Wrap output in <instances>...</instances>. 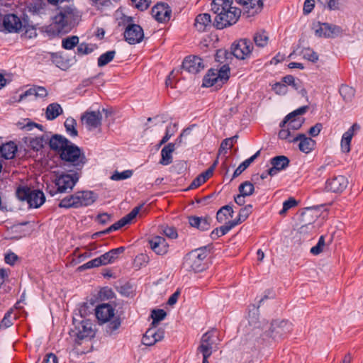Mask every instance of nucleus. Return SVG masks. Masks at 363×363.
Wrapping results in <instances>:
<instances>
[{
	"label": "nucleus",
	"instance_id": "obj_1",
	"mask_svg": "<svg viewBox=\"0 0 363 363\" xmlns=\"http://www.w3.org/2000/svg\"><path fill=\"white\" fill-rule=\"evenodd\" d=\"M86 161L84 150L69 143V189H72L78 182Z\"/></svg>",
	"mask_w": 363,
	"mask_h": 363
},
{
	"label": "nucleus",
	"instance_id": "obj_2",
	"mask_svg": "<svg viewBox=\"0 0 363 363\" xmlns=\"http://www.w3.org/2000/svg\"><path fill=\"white\" fill-rule=\"evenodd\" d=\"M95 314L99 324L108 323L106 331L108 335H113L120 328L121 320L116 316L115 308L111 305L102 303L98 306Z\"/></svg>",
	"mask_w": 363,
	"mask_h": 363
},
{
	"label": "nucleus",
	"instance_id": "obj_3",
	"mask_svg": "<svg viewBox=\"0 0 363 363\" xmlns=\"http://www.w3.org/2000/svg\"><path fill=\"white\" fill-rule=\"evenodd\" d=\"M52 23L45 28V32L50 35H62L68 30V9L66 7L57 9L52 18Z\"/></svg>",
	"mask_w": 363,
	"mask_h": 363
},
{
	"label": "nucleus",
	"instance_id": "obj_4",
	"mask_svg": "<svg viewBox=\"0 0 363 363\" xmlns=\"http://www.w3.org/2000/svg\"><path fill=\"white\" fill-rule=\"evenodd\" d=\"M230 67L227 65H222L219 69H211L204 76L203 86L211 87L215 86L220 88L229 79Z\"/></svg>",
	"mask_w": 363,
	"mask_h": 363
},
{
	"label": "nucleus",
	"instance_id": "obj_5",
	"mask_svg": "<svg viewBox=\"0 0 363 363\" xmlns=\"http://www.w3.org/2000/svg\"><path fill=\"white\" fill-rule=\"evenodd\" d=\"M207 253L204 249H196L189 252L184 258L183 267L186 271L202 272L206 268L204 262Z\"/></svg>",
	"mask_w": 363,
	"mask_h": 363
},
{
	"label": "nucleus",
	"instance_id": "obj_6",
	"mask_svg": "<svg viewBox=\"0 0 363 363\" xmlns=\"http://www.w3.org/2000/svg\"><path fill=\"white\" fill-rule=\"evenodd\" d=\"M262 324L264 328L268 330L272 340L281 339L292 330V324L285 320H276L269 323L262 319Z\"/></svg>",
	"mask_w": 363,
	"mask_h": 363
},
{
	"label": "nucleus",
	"instance_id": "obj_7",
	"mask_svg": "<svg viewBox=\"0 0 363 363\" xmlns=\"http://www.w3.org/2000/svg\"><path fill=\"white\" fill-rule=\"evenodd\" d=\"M264 328L262 322L259 325L254 327L247 334V340L250 345L255 348H261L271 343L272 340L268 330Z\"/></svg>",
	"mask_w": 363,
	"mask_h": 363
},
{
	"label": "nucleus",
	"instance_id": "obj_8",
	"mask_svg": "<svg viewBox=\"0 0 363 363\" xmlns=\"http://www.w3.org/2000/svg\"><path fill=\"white\" fill-rule=\"evenodd\" d=\"M19 199L26 200L30 207L38 208L43 205L45 201V197L43 191L40 190H30L28 188H19L16 191Z\"/></svg>",
	"mask_w": 363,
	"mask_h": 363
},
{
	"label": "nucleus",
	"instance_id": "obj_9",
	"mask_svg": "<svg viewBox=\"0 0 363 363\" xmlns=\"http://www.w3.org/2000/svg\"><path fill=\"white\" fill-rule=\"evenodd\" d=\"M240 13V10L236 7L227 9L223 12H218L216 13L214 25L218 29H223L235 24L239 19Z\"/></svg>",
	"mask_w": 363,
	"mask_h": 363
},
{
	"label": "nucleus",
	"instance_id": "obj_10",
	"mask_svg": "<svg viewBox=\"0 0 363 363\" xmlns=\"http://www.w3.org/2000/svg\"><path fill=\"white\" fill-rule=\"evenodd\" d=\"M97 199L98 196L94 191H79L69 196V208H79L82 206H87L93 204L96 201Z\"/></svg>",
	"mask_w": 363,
	"mask_h": 363
},
{
	"label": "nucleus",
	"instance_id": "obj_11",
	"mask_svg": "<svg viewBox=\"0 0 363 363\" xmlns=\"http://www.w3.org/2000/svg\"><path fill=\"white\" fill-rule=\"evenodd\" d=\"M77 315V314L74 313L72 318L73 325H74V329L72 331L73 335L76 336L77 338L79 340L93 337L94 331L92 328V323L88 320L77 321L76 318Z\"/></svg>",
	"mask_w": 363,
	"mask_h": 363
},
{
	"label": "nucleus",
	"instance_id": "obj_12",
	"mask_svg": "<svg viewBox=\"0 0 363 363\" xmlns=\"http://www.w3.org/2000/svg\"><path fill=\"white\" fill-rule=\"evenodd\" d=\"M316 36L319 38H335L339 36L342 30L340 27L327 23L317 22L312 27Z\"/></svg>",
	"mask_w": 363,
	"mask_h": 363
},
{
	"label": "nucleus",
	"instance_id": "obj_13",
	"mask_svg": "<svg viewBox=\"0 0 363 363\" xmlns=\"http://www.w3.org/2000/svg\"><path fill=\"white\" fill-rule=\"evenodd\" d=\"M49 145L52 150L60 155L62 160L68 161V140L65 137L53 135L49 140Z\"/></svg>",
	"mask_w": 363,
	"mask_h": 363
},
{
	"label": "nucleus",
	"instance_id": "obj_14",
	"mask_svg": "<svg viewBox=\"0 0 363 363\" xmlns=\"http://www.w3.org/2000/svg\"><path fill=\"white\" fill-rule=\"evenodd\" d=\"M307 108V106H302L288 114L281 126L284 127L286 125L292 131L299 129L303 123V119L301 116L306 113Z\"/></svg>",
	"mask_w": 363,
	"mask_h": 363
},
{
	"label": "nucleus",
	"instance_id": "obj_15",
	"mask_svg": "<svg viewBox=\"0 0 363 363\" xmlns=\"http://www.w3.org/2000/svg\"><path fill=\"white\" fill-rule=\"evenodd\" d=\"M215 337V333L213 331H208L203 335L198 347V351L203 356H211L213 351L217 349Z\"/></svg>",
	"mask_w": 363,
	"mask_h": 363
},
{
	"label": "nucleus",
	"instance_id": "obj_16",
	"mask_svg": "<svg viewBox=\"0 0 363 363\" xmlns=\"http://www.w3.org/2000/svg\"><path fill=\"white\" fill-rule=\"evenodd\" d=\"M253 45L250 40L241 39L232 48L233 55L238 59L245 60L250 57Z\"/></svg>",
	"mask_w": 363,
	"mask_h": 363
},
{
	"label": "nucleus",
	"instance_id": "obj_17",
	"mask_svg": "<svg viewBox=\"0 0 363 363\" xmlns=\"http://www.w3.org/2000/svg\"><path fill=\"white\" fill-rule=\"evenodd\" d=\"M317 216L313 215V211L310 209L301 213V222L303 224L298 229V233L301 235H307L312 233L315 231V227L313 225V222L316 219Z\"/></svg>",
	"mask_w": 363,
	"mask_h": 363
},
{
	"label": "nucleus",
	"instance_id": "obj_18",
	"mask_svg": "<svg viewBox=\"0 0 363 363\" xmlns=\"http://www.w3.org/2000/svg\"><path fill=\"white\" fill-rule=\"evenodd\" d=\"M124 37L129 44L139 43L144 37L143 30L138 25L130 24L126 28L124 32Z\"/></svg>",
	"mask_w": 363,
	"mask_h": 363
},
{
	"label": "nucleus",
	"instance_id": "obj_19",
	"mask_svg": "<svg viewBox=\"0 0 363 363\" xmlns=\"http://www.w3.org/2000/svg\"><path fill=\"white\" fill-rule=\"evenodd\" d=\"M164 336V331L162 329H158L156 326H152L147 329L144 334L142 342L147 346H152L156 342L162 340Z\"/></svg>",
	"mask_w": 363,
	"mask_h": 363
},
{
	"label": "nucleus",
	"instance_id": "obj_20",
	"mask_svg": "<svg viewBox=\"0 0 363 363\" xmlns=\"http://www.w3.org/2000/svg\"><path fill=\"white\" fill-rule=\"evenodd\" d=\"M348 185V181L344 176L339 175L328 179L325 182V190L335 193L343 191Z\"/></svg>",
	"mask_w": 363,
	"mask_h": 363
},
{
	"label": "nucleus",
	"instance_id": "obj_21",
	"mask_svg": "<svg viewBox=\"0 0 363 363\" xmlns=\"http://www.w3.org/2000/svg\"><path fill=\"white\" fill-rule=\"evenodd\" d=\"M23 26L21 18L15 14L6 15L1 23V28H4L9 33H18Z\"/></svg>",
	"mask_w": 363,
	"mask_h": 363
},
{
	"label": "nucleus",
	"instance_id": "obj_22",
	"mask_svg": "<svg viewBox=\"0 0 363 363\" xmlns=\"http://www.w3.org/2000/svg\"><path fill=\"white\" fill-rule=\"evenodd\" d=\"M151 250L158 255H164L169 251V244L166 240L161 236H152L148 240Z\"/></svg>",
	"mask_w": 363,
	"mask_h": 363
},
{
	"label": "nucleus",
	"instance_id": "obj_23",
	"mask_svg": "<svg viewBox=\"0 0 363 363\" xmlns=\"http://www.w3.org/2000/svg\"><path fill=\"white\" fill-rule=\"evenodd\" d=\"M205 65L201 58L198 56L186 57L182 63V68L188 72L196 74L204 69Z\"/></svg>",
	"mask_w": 363,
	"mask_h": 363
},
{
	"label": "nucleus",
	"instance_id": "obj_24",
	"mask_svg": "<svg viewBox=\"0 0 363 363\" xmlns=\"http://www.w3.org/2000/svg\"><path fill=\"white\" fill-rule=\"evenodd\" d=\"M102 113L99 111H87L82 117V121L85 123L89 130H92L101 125Z\"/></svg>",
	"mask_w": 363,
	"mask_h": 363
},
{
	"label": "nucleus",
	"instance_id": "obj_25",
	"mask_svg": "<svg viewBox=\"0 0 363 363\" xmlns=\"http://www.w3.org/2000/svg\"><path fill=\"white\" fill-rule=\"evenodd\" d=\"M236 1L243 6L244 12L247 13V17L259 13L263 6L262 0H236Z\"/></svg>",
	"mask_w": 363,
	"mask_h": 363
},
{
	"label": "nucleus",
	"instance_id": "obj_26",
	"mask_svg": "<svg viewBox=\"0 0 363 363\" xmlns=\"http://www.w3.org/2000/svg\"><path fill=\"white\" fill-rule=\"evenodd\" d=\"M141 208L142 206L134 208L128 215L111 225L104 231L101 232V233H109L112 231L117 230L126 224L129 223L133 218L136 217Z\"/></svg>",
	"mask_w": 363,
	"mask_h": 363
},
{
	"label": "nucleus",
	"instance_id": "obj_27",
	"mask_svg": "<svg viewBox=\"0 0 363 363\" xmlns=\"http://www.w3.org/2000/svg\"><path fill=\"white\" fill-rule=\"evenodd\" d=\"M152 16L159 22H166L170 19L171 9L164 4H157L152 9Z\"/></svg>",
	"mask_w": 363,
	"mask_h": 363
},
{
	"label": "nucleus",
	"instance_id": "obj_28",
	"mask_svg": "<svg viewBox=\"0 0 363 363\" xmlns=\"http://www.w3.org/2000/svg\"><path fill=\"white\" fill-rule=\"evenodd\" d=\"M271 164L272 167L268 169V174L272 177L286 168L289 164V160L284 155L277 156L271 160Z\"/></svg>",
	"mask_w": 363,
	"mask_h": 363
},
{
	"label": "nucleus",
	"instance_id": "obj_29",
	"mask_svg": "<svg viewBox=\"0 0 363 363\" xmlns=\"http://www.w3.org/2000/svg\"><path fill=\"white\" fill-rule=\"evenodd\" d=\"M360 128L359 125L354 123L343 135L341 139V150L342 152L348 153L350 151V144L355 132Z\"/></svg>",
	"mask_w": 363,
	"mask_h": 363
},
{
	"label": "nucleus",
	"instance_id": "obj_30",
	"mask_svg": "<svg viewBox=\"0 0 363 363\" xmlns=\"http://www.w3.org/2000/svg\"><path fill=\"white\" fill-rule=\"evenodd\" d=\"M55 186L57 188L55 191H50V194L54 196L57 193H64L68 187V174H57L54 179Z\"/></svg>",
	"mask_w": 363,
	"mask_h": 363
},
{
	"label": "nucleus",
	"instance_id": "obj_31",
	"mask_svg": "<svg viewBox=\"0 0 363 363\" xmlns=\"http://www.w3.org/2000/svg\"><path fill=\"white\" fill-rule=\"evenodd\" d=\"M211 18L208 13H201L196 17L194 26L199 32L206 31L211 27Z\"/></svg>",
	"mask_w": 363,
	"mask_h": 363
},
{
	"label": "nucleus",
	"instance_id": "obj_32",
	"mask_svg": "<svg viewBox=\"0 0 363 363\" xmlns=\"http://www.w3.org/2000/svg\"><path fill=\"white\" fill-rule=\"evenodd\" d=\"M298 141H299L298 148L300 151L306 154L311 152L315 145V141L304 134L298 135Z\"/></svg>",
	"mask_w": 363,
	"mask_h": 363
},
{
	"label": "nucleus",
	"instance_id": "obj_33",
	"mask_svg": "<svg viewBox=\"0 0 363 363\" xmlns=\"http://www.w3.org/2000/svg\"><path fill=\"white\" fill-rule=\"evenodd\" d=\"M211 219L209 217L191 216L189 218V223L191 226L196 228L200 230H208L211 226Z\"/></svg>",
	"mask_w": 363,
	"mask_h": 363
},
{
	"label": "nucleus",
	"instance_id": "obj_34",
	"mask_svg": "<svg viewBox=\"0 0 363 363\" xmlns=\"http://www.w3.org/2000/svg\"><path fill=\"white\" fill-rule=\"evenodd\" d=\"M48 95V90L43 86H35L20 95L19 101H21L27 96H34L35 98L44 99Z\"/></svg>",
	"mask_w": 363,
	"mask_h": 363
},
{
	"label": "nucleus",
	"instance_id": "obj_35",
	"mask_svg": "<svg viewBox=\"0 0 363 363\" xmlns=\"http://www.w3.org/2000/svg\"><path fill=\"white\" fill-rule=\"evenodd\" d=\"M176 147L175 143H169L165 145L161 151V160L160 163L162 165H168L172 162V152L174 151Z\"/></svg>",
	"mask_w": 363,
	"mask_h": 363
},
{
	"label": "nucleus",
	"instance_id": "obj_36",
	"mask_svg": "<svg viewBox=\"0 0 363 363\" xmlns=\"http://www.w3.org/2000/svg\"><path fill=\"white\" fill-rule=\"evenodd\" d=\"M125 250L123 247L113 249L108 252L104 253L100 256L103 265H106L113 262L118 259V255L123 253Z\"/></svg>",
	"mask_w": 363,
	"mask_h": 363
},
{
	"label": "nucleus",
	"instance_id": "obj_37",
	"mask_svg": "<svg viewBox=\"0 0 363 363\" xmlns=\"http://www.w3.org/2000/svg\"><path fill=\"white\" fill-rule=\"evenodd\" d=\"M16 152L17 146L13 142L11 141L3 144L0 147V153L1 156L6 160L13 158Z\"/></svg>",
	"mask_w": 363,
	"mask_h": 363
},
{
	"label": "nucleus",
	"instance_id": "obj_38",
	"mask_svg": "<svg viewBox=\"0 0 363 363\" xmlns=\"http://www.w3.org/2000/svg\"><path fill=\"white\" fill-rule=\"evenodd\" d=\"M62 112V108L60 104L57 103H52L47 106L45 115L48 120L52 121L61 115Z\"/></svg>",
	"mask_w": 363,
	"mask_h": 363
},
{
	"label": "nucleus",
	"instance_id": "obj_39",
	"mask_svg": "<svg viewBox=\"0 0 363 363\" xmlns=\"http://www.w3.org/2000/svg\"><path fill=\"white\" fill-rule=\"evenodd\" d=\"M233 0H213L211 4V10L217 13L218 12H223L227 9H231Z\"/></svg>",
	"mask_w": 363,
	"mask_h": 363
},
{
	"label": "nucleus",
	"instance_id": "obj_40",
	"mask_svg": "<svg viewBox=\"0 0 363 363\" xmlns=\"http://www.w3.org/2000/svg\"><path fill=\"white\" fill-rule=\"evenodd\" d=\"M233 209L231 206L226 205L221 207L216 213L217 220L222 223H225L228 218L233 217Z\"/></svg>",
	"mask_w": 363,
	"mask_h": 363
},
{
	"label": "nucleus",
	"instance_id": "obj_41",
	"mask_svg": "<svg viewBox=\"0 0 363 363\" xmlns=\"http://www.w3.org/2000/svg\"><path fill=\"white\" fill-rule=\"evenodd\" d=\"M253 40L257 47L264 48L269 43V35L264 30H259L255 33Z\"/></svg>",
	"mask_w": 363,
	"mask_h": 363
},
{
	"label": "nucleus",
	"instance_id": "obj_42",
	"mask_svg": "<svg viewBox=\"0 0 363 363\" xmlns=\"http://www.w3.org/2000/svg\"><path fill=\"white\" fill-rule=\"evenodd\" d=\"M340 94L346 102L351 101L354 96V89L347 85H342L340 88Z\"/></svg>",
	"mask_w": 363,
	"mask_h": 363
},
{
	"label": "nucleus",
	"instance_id": "obj_43",
	"mask_svg": "<svg viewBox=\"0 0 363 363\" xmlns=\"http://www.w3.org/2000/svg\"><path fill=\"white\" fill-rule=\"evenodd\" d=\"M279 138L289 143H296L297 142L298 135L294 136L292 130L286 126V128L282 127L279 133Z\"/></svg>",
	"mask_w": 363,
	"mask_h": 363
},
{
	"label": "nucleus",
	"instance_id": "obj_44",
	"mask_svg": "<svg viewBox=\"0 0 363 363\" xmlns=\"http://www.w3.org/2000/svg\"><path fill=\"white\" fill-rule=\"evenodd\" d=\"M248 321L249 323L254 327L259 325L262 320H259V311L258 307L255 306H252V308L250 310L248 314Z\"/></svg>",
	"mask_w": 363,
	"mask_h": 363
},
{
	"label": "nucleus",
	"instance_id": "obj_45",
	"mask_svg": "<svg viewBox=\"0 0 363 363\" xmlns=\"http://www.w3.org/2000/svg\"><path fill=\"white\" fill-rule=\"evenodd\" d=\"M81 21V13L75 8L69 6V28L79 24Z\"/></svg>",
	"mask_w": 363,
	"mask_h": 363
},
{
	"label": "nucleus",
	"instance_id": "obj_46",
	"mask_svg": "<svg viewBox=\"0 0 363 363\" xmlns=\"http://www.w3.org/2000/svg\"><path fill=\"white\" fill-rule=\"evenodd\" d=\"M252 206L249 204L240 209L238 218L233 220L234 223H236V225L242 223L248 218L249 215L252 213Z\"/></svg>",
	"mask_w": 363,
	"mask_h": 363
},
{
	"label": "nucleus",
	"instance_id": "obj_47",
	"mask_svg": "<svg viewBox=\"0 0 363 363\" xmlns=\"http://www.w3.org/2000/svg\"><path fill=\"white\" fill-rule=\"evenodd\" d=\"M226 50H218L215 55L216 61L219 62L220 65L228 66L229 57L230 56Z\"/></svg>",
	"mask_w": 363,
	"mask_h": 363
},
{
	"label": "nucleus",
	"instance_id": "obj_48",
	"mask_svg": "<svg viewBox=\"0 0 363 363\" xmlns=\"http://www.w3.org/2000/svg\"><path fill=\"white\" fill-rule=\"evenodd\" d=\"M116 55L114 50L108 51L102 54L98 59V66L104 67L113 60Z\"/></svg>",
	"mask_w": 363,
	"mask_h": 363
},
{
	"label": "nucleus",
	"instance_id": "obj_49",
	"mask_svg": "<svg viewBox=\"0 0 363 363\" xmlns=\"http://www.w3.org/2000/svg\"><path fill=\"white\" fill-rule=\"evenodd\" d=\"M238 189L240 194L245 196H250L254 193L255 187L250 182L246 181L239 186Z\"/></svg>",
	"mask_w": 363,
	"mask_h": 363
},
{
	"label": "nucleus",
	"instance_id": "obj_50",
	"mask_svg": "<svg viewBox=\"0 0 363 363\" xmlns=\"http://www.w3.org/2000/svg\"><path fill=\"white\" fill-rule=\"evenodd\" d=\"M166 316V313L162 309L153 310L151 314V317L152 318V326L157 325L158 323L162 320Z\"/></svg>",
	"mask_w": 363,
	"mask_h": 363
},
{
	"label": "nucleus",
	"instance_id": "obj_51",
	"mask_svg": "<svg viewBox=\"0 0 363 363\" xmlns=\"http://www.w3.org/2000/svg\"><path fill=\"white\" fill-rule=\"evenodd\" d=\"M133 174V172L131 170H125L122 172H119L116 171L111 176V179L113 181H120L124 180L130 178Z\"/></svg>",
	"mask_w": 363,
	"mask_h": 363
},
{
	"label": "nucleus",
	"instance_id": "obj_52",
	"mask_svg": "<svg viewBox=\"0 0 363 363\" xmlns=\"http://www.w3.org/2000/svg\"><path fill=\"white\" fill-rule=\"evenodd\" d=\"M303 57L312 62H315L318 60V54L310 48H305L302 50Z\"/></svg>",
	"mask_w": 363,
	"mask_h": 363
},
{
	"label": "nucleus",
	"instance_id": "obj_53",
	"mask_svg": "<svg viewBox=\"0 0 363 363\" xmlns=\"http://www.w3.org/2000/svg\"><path fill=\"white\" fill-rule=\"evenodd\" d=\"M53 62L57 67L62 70L68 69V62L67 60H64L60 55L56 54L52 57Z\"/></svg>",
	"mask_w": 363,
	"mask_h": 363
},
{
	"label": "nucleus",
	"instance_id": "obj_54",
	"mask_svg": "<svg viewBox=\"0 0 363 363\" xmlns=\"http://www.w3.org/2000/svg\"><path fill=\"white\" fill-rule=\"evenodd\" d=\"M318 4H320L323 8L334 10L338 8L339 0H318Z\"/></svg>",
	"mask_w": 363,
	"mask_h": 363
},
{
	"label": "nucleus",
	"instance_id": "obj_55",
	"mask_svg": "<svg viewBox=\"0 0 363 363\" xmlns=\"http://www.w3.org/2000/svg\"><path fill=\"white\" fill-rule=\"evenodd\" d=\"M44 145V139L43 137H37L30 140V146L34 150L38 151Z\"/></svg>",
	"mask_w": 363,
	"mask_h": 363
},
{
	"label": "nucleus",
	"instance_id": "obj_56",
	"mask_svg": "<svg viewBox=\"0 0 363 363\" xmlns=\"http://www.w3.org/2000/svg\"><path fill=\"white\" fill-rule=\"evenodd\" d=\"M325 247V238L323 236H321L319 238V240L317 245L311 249V252L313 255H319L320 252L323 251Z\"/></svg>",
	"mask_w": 363,
	"mask_h": 363
},
{
	"label": "nucleus",
	"instance_id": "obj_57",
	"mask_svg": "<svg viewBox=\"0 0 363 363\" xmlns=\"http://www.w3.org/2000/svg\"><path fill=\"white\" fill-rule=\"evenodd\" d=\"M296 201L293 198H290L287 201H285L283 203V208L280 211L279 214L281 216L285 215L288 210L296 206Z\"/></svg>",
	"mask_w": 363,
	"mask_h": 363
},
{
	"label": "nucleus",
	"instance_id": "obj_58",
	"mask_svg": "<svg viewBox=\"0 0 363 363\" xmlns=\"http://www.w3.org/2000/svg\"><path fill=\"white\" fill-rule=\"evenodd\" d=\"M175 126H176L175 124H174L172 126L171 125H169L167 127L165 135L162 138L161 141L160 142V144H159L160 145H162L164 144L165 143H167L170 139V138L174 135V129Z\"/></svg>",
	"mask_w": 363,
	"mask_h": 363
},
{
	"label": "nucleus",
	"instance_id": "obj_59",
	"mask_svg": "<svg viewBox=\"0 0 363 363\" xmlns=\"http://www.w3.org/2000/svg\"><path fill=\"white\" fill-rule=\"evenodd\" d=\"M103 265L101 257H99L97 258H95L94 259H91L88 262L85 263L82 266L84 269H91L94 267H98Z\"/></svg>",
	"mask_w": 363,
	"mask_h": 363
},
{
	"label": "nucleus",
	"instance_id": "obj_60",
	"mask_svg": "<svg viewBox=\"0 0 363 363\" xmlns=\"http://www.w3.org/2000/svg\"><path fill=\"white\" fill-rule=\"evenodd\" d=\"M272 89L275 93L279 95H284L287 92V86L282 82L275 83Z\"/></svg>",
	"mask_w": 363,
	"mask_h": 363
},
{
	"label": "nucleus",
	"instance_id": "obj_61",
	"mask_svg": "<svg viewBox=\"0 0 363 363\" xmlns=\"http://www.w3.org/2000/svg\"><path fill=\"white\" fill-rule=\"evenodd\" d=\"M134 6L138 9L143 11L147 9L150 3V0H131Z\"/></svg>",
	"mask_w": 363,
	"mask_h": 363
},
{
	"label": "nucleus",
	"instance_id": "obj_62",
	"mask_svg": "<svg viewBox=\"0 0 363 363\" xmlns=\"http://www.w3.org/2000/svg\"><path fill=\"white\" fill-rule=\"evenodd\" d=\"M235 226H236V223H234L233 220H230L228 223H225L224 225L218 228V229L219 232H220V235L223 236L228 233Z\"/></svg>",
	"mask_w": 363,
	"mask_h": 363
},
{
	"label": "nucleus",
	"instance_id": "obj_63",
	"mask_svg": "<svg viewBox=\"0 0 363 363\" xmlns=\"http://www.w3.org/2000/svg\"><path fill=\"white\" fill-rule=\"evenodd\" d=\"M94 50V46H89L86 43H81L78 48L77 51L79 54L85 55L91 52Z\"/></svg>",
	"mask_w": 363,
	"mask_h": 363
},
{
	"label": "nucleus",
	"instance_id": "obj_64",
	"mask_svg": "<svg viewBox=\"0 0 363 363\" xmlns=\"http://www.w3.org/2000/svg\"><path fill=\"white\" fill-rule=\"evenodd\" d=\"M162 233L169 238L175 239L177 238V233L174 227L165 226L162 229Z\"/></svg>",
	"mask_w": 363,
	"mask_h": 363
}]
</instances>
